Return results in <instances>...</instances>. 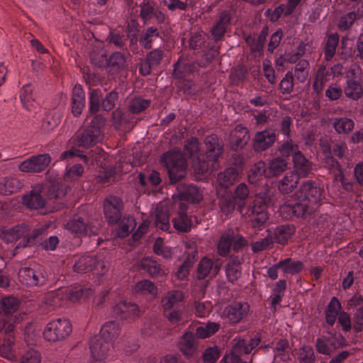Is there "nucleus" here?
I'll use <instances>...</instances> for the list:
<instances>
[{"label":"nucleus","instance_id":"obj_1","mask_svg":"<svg viewBox=\"0 0 363 363\" xmlns=\"http://www.w3.org/2000/svg\"><path fill=\"white\" fill-rule=\"evenodd\" d=\"M324 197V189L318 182L306 180L303 182L298 191L291 199L280 208V213L285 219L294 217L302 218L311 215Z\"/></svg>","mask_w":363,"mask_h":363},{"label":"nucleus","instance_id":"obj_2","mask_svg":"<svg viewBox=\"0 0 363 363\" xmlns=\"http://www.w3.org/2000/svg\"><path fill=\"white\" fill-rule=\"evenodd\" d=\"M206 154L199 157L194 163V171L199 174L212 172L216 168L218 159L223 152V143L216 135H208L204 139Z\"/></svg>","mask_w":363,"mask_h":363},{"label":"nucleus","instance_id":"obj_3","mask_svg":"<svg viewBox=\"0 0 363 363\" xmlns=\"http://www.w3.org/2000/svg\"><path fill=\"white\" fill-rule=\"evenodd\" d=\"M259 333L252 334L246 338H240L233 346L230 352L226 354L222 361L223 363H250V354L261 342Z\"/></svg>","mask_w":363,"mask_h":363},{"label":"nucleus","instance_id":"obj_4","mask_svg":"<svg viewBox=\"0 0 363 363\" xmlns=\"http://www.w3.org/2000/svg\"><path fill=\"white\" fill-rule=\"evenodd\" d=\"M106 119L101 115H96L91 121V124L80 130L75 140V145L83 148H89L102 140V128Z\"/></svg>","mask_w":363,"mask_h":363},{"label":"nucleus","instance_id":"obj_5","mask_svg":"<svg viewBox=\"0 0 363 363\" xmlns=\"http://www.w3.org/2000/svg\"><path fill=\"white\" fill-rule=\"evenodd\" d=\"M161 162L166 167L172 183H177L186 177V160L179 150L174 149L165 152L161 157Z\"/></svg>","mask_w":363,"mask_h":363},{"label":"nucleus","instance_id":"obj_6","mask_svg":"<svg viewBox=\"0 0 363 363\" xmlns=\"http://www.w3.org/2000/svg\"><path fill=\"white\" fill-rule=\"evenodd\" d=\"M72 262L74 272L87 273L94 272L98 276L104 275L108 270L106 262L101 256L93 253H85L73 257Z\"/></svg>","mask_w":363,"mask_h":363},{"label":"nucleus","instance_id":"obj_7","mask_svg":"<svg viewBox=\"0 0 363 363\" xmlns=\"http://www.w3.org/2000/svg\"><path fill=\"white\" fill-rule=\"evenodd\" d=\"M165 316L173 323L181 320L185 311L184 295L179 290L168 291L162 299Z\"/></svg>","mask_w":363,"mask_h":363},{"label":"nucleus","instance_id":"obj_8","mask_svg":"<svg viewBox=\"0 0 363 363\" xmlns=\"http://www.w3.org/2000/svg\"><path fill=\"white\" fill-rule=\"evenodd\" d=\"M347 345L344 336L339 333L328 332L316 339L315 349L319 354L331 355L337 350Z\"/></svg>","mask_w":363,"mask_h":363},{"label":"nucleus","instance_id":"obj_9","mask_svg":"<svg viewBox=\"0 0 363 363\" xmlns=\"http://www.w3.org/2000/svg\"><path fill=\"white\" fill-rule=\"evenodd\" d=\"M72 332L70 322L64 318H60L47 323V340L55 342L69 336Z\"/></svg>","mask_w":363,"mask_h":363},{"label":"nucleus","instance_id":"obj_10","mask_svg":"<svg viewBox=\"0 0 363 363\" xmlns=\"http://www.w3.org/2000/svg\"><path fill=\"white\" fill-rule=\"evenodd\" d=\"M113 344L111 342L102 338L101 336L96 335L93 336L89 342V349L95 363H101L111 356Z\"/></svg>","mask_w":363,"mask_h":363},{"label":"nucleus","instance_id":"obj_11","mask_svg":"<svg viewBox=\"0 0 363 363\" xmlns=\"http://www.w3.org/2000/svg\"><path fill=\"white\" fill-rule=\"evenodd\" d=\"M267 208V201L257 197L253 206L248 209L251 225L254 228L260 229L269 219Z\"/></svg>","mask_w":363,"mask_h":363},{"label":"nucleus","instance_id":"obj_12","mask_svg":"<svg viewBox=\"0 0 363 363\" xmlns=\"http://www.w3.org/2000/svg\"><path fill=\"white\" fill-rule=\"evenodd\" d=\"M123 202L118 196H109L104 203V216L109 224H116L123 215Z\"/></svg>","mask_w":363,"mask_h":363},{"label":"nucleus","instance_id":"obj_13","mask_svg":"<svg viewBox=\"0 0 363 363\" xmlns=\"http://www.w3.org/2000/svg\"><path fill=\"white\" fill-rule=\"evenodd\" d=\"M277 135L273 128H266L255 133L252 140V147L256 152H263L270 148L277 140Z\"/></svg>","mask_w":363,"mask_h":363},{"label":"nucleus","instance_id":"obj_14","mask_svg":"<svg viewBox=\"0 0 363 363\" xmlns=\"http://www.w3.org/2000/svg\"><path fill=\"white\" fill-rule=\"evenodd\" d=\"M113 313L118 318L127 322H131L141 315L139 306L128 301L118 303L113 307Z\"/></svg>","mask_w":363,"mask_h":363},{"label":"nucleus","instance_id":"obj_15","mask_svg":"<svg viewBox=\"0 0 363 363\" xmlns=\"http://www.w3.org/2000/svg\"><path fill=\"white\" fill-rule=\"evenodd\" d=\"M45 187L43 184L35 185L30 194L23 196V203L29 208L38 209L44 207Z\"/></svg>","mask_w":363,"mask_h":363},{"label":"nucleus","instance_id":"obj_16","mask_svg":"<svg viewBox=\"0 0 363 363\" xmlns=\"http://www.w3.org/2000/svg\"><path fill=\"white\" fill-rule=\"evenodd\" d=\"M138 267L140 270L154 279L164 278L168 274L165 266L151 257L142 259L138 263Z\"/></svg>","mask_w":363,"mask_h":363},{"label":"nucleus","instance_id":"obj_17","mask_svg":"<svg viewBox=\"0 0 363 363\" xmlns=\"http://www.w3.org/2000/svg\"><path fill=\"white\" fill-rule=\"evenodd\" d=\"M129 51H115L108 57L106 70L111 74H118L128 68Z\"/></svg>","mask_w":363,"mask_h":363},{"label":"nucleus","instance_id":"obj_18","mask_svg":"<svg viewBox=\"0 0 363 363\" xmlns=\"http://www.w3.org/2000/svg\"><path fill=\"white\" fill-rule=\"evenodd\" d=\"M174 196L180 201L189 203H199L202 199L199 189L193 184H179Z\"/></svg>","mask_w":363,"mask_h":363},{"label":"nucleus","instance_id":"obj_19","mask_svg":"<svg viewBox=\"0 0 363 363\" xmlns=\"http://www.w3.org/2000/svg\"><path fill=\"white\" fill-rule=\"evenodd\" d=\"M19 171L26 173H39L45 169V155H33L18 164Z\"/></svg>","mask_w":363,"mask_h":363},{"label":"nucleus","instance_id":"obj_20","mask_svg":"<svg viewBox=\"0 0 363 363\" xmlns=\"http://www.w3.org/2000/svg\"><path fill=\"white\" fill-rule=\"evenodd\" d=\"M250 311L246 302H234L225 310L226 317L231 323H238L245 318Z\"/></svg>","mask_w":363,"mask_h":363},{"label":"nucleus","instance_id":"obj_21","mask_svg":"<svg viewBox=\"0 0 363 363\" xmlns=\"http://www.w3.org/2000/svg\"><path fill=\"white\" fill-rule=\"evenodd\" d=\"M67 228L78 237L96 234L97 228L89 225L84 219L74 218L67 223Z\"/></svg>","mask_w":363,"mask_h":363},{"label":"nucleus","instance_id":"obj_22","mask_svg":"<svg viewBox=\"0 0 363 363\" xmlns=\"http://www.w3.org/2000/svg\"><path fill=\"white\" fill-rule=\"evenodd\" d=\"M296 232V227L292 224H284L277 226L271 233L272 243L274 242L285 245Z\"/></svg>","mask_w":363,"mask_h":363},{"label":"nucleus","instance_id":"obj_23","mask_svg":"<svg viewBox=\"0 0 363 363\" xmlns=\"http://www.w3.org/2000/svg\"><path fill=\"white\" fill-rule=\"evenodd\" d=\"M197 70V65L179 58L174 65L173 76L177 79H185L190 78Z\"/></svg>","mask_w":363,"mask_h":363},{"label":"nucleus","instance_id":"obj_24","mask_svg":"<svg viewBox=\"0 0 363 363\" xmlns=\"http://www.w3.org/2000/svg\"><path fill=\"white\" fill-rule=\"evenodd\" d=\"M363 6L359 7L357 11H351L342 13L337 18V28L340 31L349 30L355 21L363 16V11H361Z\"/></svg>","mask_w":363,"mask_h":363},{"label":"nucleus","instance_id":"obj_25","mask_svg":"<svg viewBox=\"0 0 363 363\" xmlns=\"http://www.w3.org/2000/svg\"><path fill=\"white\" fill-rule=\"evenodd\" d=\"M294 171L298 178H303L308 177L313 172V163L308 160L303 153L294 155L293 160Z\"/></svg>","mask_w":363,"mask_h":363},{"label":"nucleus","instance_id":"obj_26","mask_svg":"<svg viewBox=\"0 0 363 363\" xmlns=\"http://www.w3.org/2000/svg\"><path fill=\"white\" fill-rule=\"evenodd\" d=\"M340 43V37L337 33H328L323 42V60L330 62L335 57L337 48Z\"/></svg>","mask_w":363,"mask_h":363},{"label":"nucleus","instance_id":"obj_27","mask_svg":"<svg viewBox=\"0 0 363 363\" xmlns=\"http://www.w3.org/2000/svg\"><path fill=\"white\" fill-rule=\"evenodd\" d=\"M29 232L28 226L24 223L16 225L12 228H3L0 231V238L6 242H12Z\"/></svg>","mask_w":363,"mask_h":363},{"label":"nucleus","instance_id":"obj_28","mask_svg":"<svg viewBox=\"0 0 363 363\" xmlns=\"http://www.w3.org/2000/svg\"><path fill=\"white\" fill-rule=\"evenodd\" d=\"M239 171L235 167H228L223 172L218 174L217 182L220 191L223 189L224 192L238 179L239 177Z\"/></svg>","mask_w":363,"mask_h":363},{"label":"nucleus","instance_id":"obj_29","mask_svg":"<svg viewBox=\"0 0 363 363\" xmlns=\"http://www.w3.org/2000/svg\"><path fill=\"white\" fill-rule=\"evenodd\" d=\"M343 92L349 99L358 101L363 97V85L355 77L348 78L343 86Z\"/></svg>","mask_w":363,"mask_h":363},{"label":"nucleus","instance_id":"obj_30","mask_svg":"<svg viewBox=\"0 0 363 363\" xmlns=\"http://www.w3.org/2000/svg\"><path fill=\"white\" fill-rule=\"evenodd\" d=\"M332 74L325 65H320L313 80V89L319 95L322 93L325 84L330 80Z\"/></svg>","mask_w":363,"mask_h":363},{"label":"nucleus","instance_id":"obj_31","mask_svg":"<svg viewBox=\"0 0 363 363\" xmlns=\"http://www.w3.org/2000/svg\"><path fill=\"white\" fill-rule=\"evenodd\" d=\"M286 281L285 279H279L272 286V294L269 299L271 300L270 311L275 313L277 306L281 303L285 295L286 290Z\"/></svg>","mask_w":363,"mask_h":363},{"label":"nucleus","instance_id":"obj_32","mask_svg":"<svg viewBox=\"0 0 363 363\" xmlns=\"http://www.w3.org/2000/svg\"><path fill=\"white\" fill-rule=\"evenodd\" d=\"M65 194V192L60 190L58 184H53L52 192L50 189L47 191V213L57 211L62 208L63 203L59 199Z\"/></svg>","mask_w":363,"mask_h":363},{"label":"nucleus","instance_id":"obj_33","mask_svg":"<svg viewBox=\"0 0 363 363\" xmlns=\"http://www.w3.org/2000/svg\"><path fill=\"white\" fill-rule=\"evenodd\" d=\"M85 107V92L80 84H76L72 89V113L79 116Z\"/></svg>","mask_w":363,"mask_h":363},{"label":"nucleus","instance_id":"obj_34","mask_svg":"<svg viewBox=\"0 0 363 363\" xmlns=\"http://www.w3.org/2000/svg\"><path fill=\"white\" fill-rule=\"evenodd\" d=\"M332 126L337 134L347 135L354 130L355 123L347 116H339L332 119Z\"/></svg>","mask_w":363,"mask_h":363},{"label":"nucleus","instance_id":"obj_35","mask_svg":"<svg viewBox=\"0 0 363 363\" xmlns=\"http://www.w3.org/2000/svg\"><path fill=\"white\" fill-rule=\"evenodd\" d=\"M127 28L125 30H111L107 37L108 43L122 51L128 50L127 47Z\"/></svg>","mask_w":363,"mask_h":363},{"label":"nucleus","instance_id":"obj_36","mask_svg":"<svg viewBox=\"0 0 363 363\" xmlns=\"http://www.w3.org/2000/svg\"><path fill=\"white\" fill-rule=\"evenodd\" d=\"M342 311L341 303L336 296H333L325 310L326 323L329 326H333L337 318Z\"/></svg>","mask_w":363,"mask_h":363},{"label":"nucleus","instance_id":"obj_37","mask_svg":"<svg viewBox=\"0 0 363 363\" xmlns=\"http://www.w3.org/2000/svg\"><path fill=\"white\" fill-rule=\"evenodd\" d=\"M179 348L186 357H191L197 350V340L191 332L185 333L180 339Z\"/></svg>","mask_w":363,"mask_h":363},{"label":"nucleus","instance_id":"obj_38","mask_svg":"<svg viewBox=\"0 0 363 363\" xmlns=\"http://www.w3.org/2000/svg\"><path fill=\"white\" fill-rule=\"evenodd\" d=\"M231 17L227 13H223L219 16L216 23L211 28V33L215 41L220 40L227 30V27L230 24Z\"/></svg>","mask_w":363,"mask_h":363},{"label":"nucleus","instance_id":"obj_39","mask_svg":"<svg viewBox=\"0 0 363 363\" xmlns=\"http://www.w3.org/2000/svg\"><path fill=\"white\" fill-rule=\"evenodd\" d=\"M158 38H162L158 28L150 26L142 31L139 38V43L143 48L150 50L153 46V42Z\"/></svg>","mask_w":363,"mask_h":363},{"label":"nucleus","instance_id":"obj_40","mask_svg":"<svg viewBox=\"0 0 363 363\" xmlns=\"http://www.w3.org/2000/svg\"><path fill=\"white\" fill-rule=\"evenodd\" d=\"M266 177H268L267 164L263 161L255 163L248 173V180L254 184H261V181Z\"/></svg>","mask_w":363,"mask_h":363},{"label":"nucleus","instance_id":"obj_41","mask_svg":"<svg viewBox=\"0 0 363 363\" xmlns=\"http://www.w3.org/2000/svg\"><path fill=\"white\" fill-rule=\"evenodd\" d=\"M226 277L229 281L234 283L241 276V261L238 256H231L225 266Z\"/></svg>","mask_w":363,"mask_h":363},{"label":"nucleus","instance_id":"obj_42","mask_svg":"<svg viewBox=\"0 0 363 363\" xmlns=\"http://www.w3.org/2000/svg\"><path fill=\"white\" fill-rule=\"evenodd\" d=\"M250 135L248 130L246 128L235 129L230 139L231 148L235 151L242 149L248 143Z\"/></svg>","mask_w":363,"mask_h":363},{"label":"nucleus","instance_id":"obj_43","mask_svg":"<svg viewBox=\"0 0 363 363\" xmlns=\"http://www.w3.org/2000/svg\"><path fill=\"white\" fill-rule=\"evenodd\" d=\"M218 271L219 267L215 265L212 259L204 257L198 265L196 276L199 279H203L211 274L215 276Z\"/></svg>","mask_w":363,"mask_h":363},{"label":"nucleus","instance_id":"obj_44","mask_svg":"<svg viewBox=\"0 0 363 363\" xmlns=\"http://www.w3.org/2000/svg\"><path fill=\"white\" fill-rule=\"evenodd\" d=\"M216 192L219 198L220 212L225 216L232 213L237 208V201L232 196L225 195L224 191L222 193L219 189H216Z\"/></svg>","mask_w":363,"mask_h":363},{"label":"nucleus","instance_id":"obj_45","mask_svg":"<svg viewBox=\"0 0 363 363\" xmlns=\"http://www.w3.org/2000/svg\"><path fill=\"white\" fill-rule=\"evenodd\" d=\"M298 180L299 179L295 173L288 172L279 180L278 189L283 194H290L297 187Z\"/></svg>","mask_w":363,"mask_h":363},{"label":"nucleus","instance_id":"obj_46","mask_svg":"<svg viewBox=\"0 0 363 363\" xmlns=\"http://www.w3.org/2000/svg\"><path fill=\"white\" fill-rule=\"evenodd\" d=\"M20 281L27 286H37L40 284V277L43 279L42 274H38L30 267H23L18 273Z\"/></svg>","mask_w":363,"mask_h":363},{"label":"nucleus","instance_id":"obj_47","mask_svg":"<svg viewBox=\"0 0 363 363\" xmlns=\"http://www.w3.org/2000/svg\"><path fill=\"white\" fill-rule=\"evenodd\" d=\"M278 266L281 267L284 274L294 275L301 272L304 268V264L299 260H294L288 257L278 262Z\"/></svg>","mask_w":363,"mask_h":363},{"label":"nucleus","instance_id":"obj_48","mask_svg":"<svg viewBox=\"0 0 363 363\" xmlns=\"http://www.w3.org/2000/svg\"><path fill=\"white\" fill-rule=\"evenodd\" d=\"M21 304L20 300L13 296H8L0 301V313L5 315H11L16 312Z\"/></svg>","mask_w":363,"mask_h":363},{"label":"nucleus","instance_id":"obj_49","mask_svg":"<svg viewBox=\"0 0 363 363\" xmlns=\"http://www.w3.org/2000/svg\"><path fill=\"white\" fill-rule=\"evenodd\" d=\"M196 251H192L186 255L184 261L175 272V275L179 279L184 280L187 278L196 261Z\"/></svg>","mask_w":363,"mask_h":363},{"label":"nucleus","instance_id":"obj_50","mask_svg":"<svg viewBox=\"0 0 363 363\" xmlns=\"http://www.w3.org/2000/svg\"><path fill=\"white\" fill-rule=\"evenodd\" d=\"M119 335V325L115 321H108L101 328L99 336L113 344V340L118 337Z\"/></svg>","mask_w":363,"mask_h":363},{"label":"nucleus","instance_id":"obj_51","mask_svg":"<svg viewBox=\"0 0 363 363\" xmlns=\"http://www.w3.org/2000/svg\"><path fill=\"white\" fill-rule=\"evenodd\" d=\"M233 241V233L230 230L223 233L217 244L218 253L222 257L228 255Z\"/></svg>","mask_w":363,"mask_h":363},{"label":"nucleus","instance_id":"obj_52","mask_svg":"<svg viewBox=\"0 0 363 363\" xmlns=\"http://www.w3.org/2000/svg\"><path fill=\"white\" fill-rule=\"evenodd\" d=\"M121 223L115 231V235L118 238L127 237L135 228V220L132 216H124L121 219Z\"/></svg>","mask_w":363,"mask_h":363},{"label":"nucleus","instance_id":"obj_53","mask_svg":"<svg viewBox=\"0 0 363 363\" xmlns=\"http://www.w3.org/2000/svg\"><path fill=\"white\" fill-rule=\"evenodd\" d=\"M43 232L44 228H41L34 230L30 235H28V233L26 236H22L21 238H23L16 247L15 250H17L20 247H26L27 246L38 244L41 245L43 249H45V245H44L39 239V237L43 235Z\"/></svg>","mask_w":363,"mask_h":363},{"label":"nucleus","instance_id":"obj_54","mask_svg":"<svg viewBox=\"0 0 363 363\" xmlns=\"http://www.w3.org/2000/svg\"><path fill=\"white\" fill-rule=\"evenodd\" d=\"M22 186V183L16 178H4L0 182V194H11L20 190Z\"/></svg>","mask_w":363,"mask_h":363},{"label":"nucleus","instance_id":"obj_55","mask_svg":"<svg viewBox=\"0 0 363 363\" xmlns=\"http://www.w3.org/2000/svg\"><path fill=\"white\" fill-rule=\"evenodd\" d=\"M206 36L204 33H195L192 34L189 40L190 48L203 52L211 50V47L210 43L206 41Z\"/></svg>","mask_w":363,"mask_h":363},{"label":"nucleus","instance_id":"obj_56","mask_svg":"<svg viewBox=\"0 0 363 363\" xmlns=\"http://www.w3.org/2000/svg\"><path fill=\"white\" fill-rule=\"evenodd\" d=\"M67 294L70 301L74 302L82 299L86 300L92 294V290L90 288L76 286L67 290Z\"/></svg>","mask_w":363,"mask_h":363},{"label":"nucleus","instance_id":"obj_57","mask_svg":"<svg viewBox=\"0 0 363 363\" xmlns=\"http://www.w3.org/2000/svg\"><path fill=\"white\" fill-rule=\"evenodd\" d=\"M155 225L157 228L164 231H167L170 228L169 210L166 207L157 208L155 215Z\"/></svg>","mask_w":363,"mask_h":363},{"label":"nucleus","instance_id":"obj_58","mask_svg":"<svg viewBox=\"0 0 363 363\" xmlns=\"http://www.w3.org/2000/svg\"><path fill=\"white\" fill-rule=\"evenodd\" d=\"M173 224L175 229L182 232H187L191 226V220L187 214L184 211L183 205L180 206V212L177 217L173 219Z\"/></svg>","mask_w":363,"mask_h":363},{"label":"nucleus","instance_id":"obj_59","mask_svg":"<svg viewBox=\"0 0 363 363\" xmlns=\"http://www.w3.org/2000/svg\"><path fill=\"white\" fill-rule=\"evenodd\" d=\"M287 164L288 162L284 158L277 157L272 159L267 167L268 177L280 174L286 169Z\"/></svg>","mask_w":363,"mask_h":363},{"label":"nucleus","instance_id":"obj_60","mask_svg":"<svg viewBox=\"0 0 363 363\" xmlns=\"http://www.w3.org/2000/svg\"><path fill=\"white\" fill-rule=\"evenodd\" d=\"M20 99L23 106L26 109L30 111L34 106L35 93H33V90L30 85H26L21 89Z\"/></svg>","mask_w":363,"mask_h":363},{"label":"nucleus","instance_id":"obj_61","mask_svg":"<svg viewBox=\"0 0 363 363\" xmlns=\"http://www.w3.org/2000/svg\"><path fill=\"white\" fill-rule=\"evenodd\" d=\"M249 189L245 183H240L235 189L234 195L232 196L237 201V209L242 212L245 204V201L249 196Z\"/></svg>","mask_w":363,"mask_h":363},{"label":"nucleus","instance_id":"obj_62","mask_svg":"<svg viewBox=\"0 0 363 363\" xmlns=\"http://www.w3.org/2000/svg\"><path fill=\"white\" fill-rule=\"evenodd\" d=\"M102 91L100 89H90L89 92V109L91 113H96L101 107Z\"/></svg>","mask_w":363,"mask_h":363},{"label":"nucleus","instance_id":"obj_63","mask_svg":"<svg viewBox=\"0 0 363 363\" xmlns=\"http://www.w3.org/2000/svg\"><path fill=\"white\" fill-rule=\"evenodd\" d=\"M309 74V62L306 60H300L294 67V78L300 83H304Z\"/></svg>","mask_w":363,"mask_h":363},{"label":"nucleus","instance_id":"obj_64","mask_svg":"<svg viewBox=\"0 0 363 363\" xmlns=\"http://www.w3.org/2000/svg\"><path fill=\"white\" fill-rule=\"evenodd\" d=\"M299 363H315V356L313 347L310 345H303L299 348L297 353Z\"/></svg>","mask_w":363,"mask_h":363}]
</instances>
